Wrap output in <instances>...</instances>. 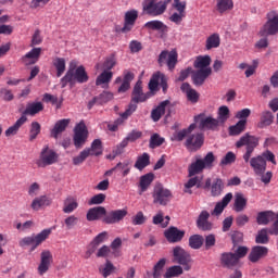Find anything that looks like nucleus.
Listing matches in <instances>:
<instances>
[{"mask_svg": "<svg viewBox=\"0 0 278 278\" xmlns=\"http://www.w3.org/2000/svg\"><path fill=\"white\" fill-rule=\"evenodd\" d=\"M216 156L213 152H208L204 159L197 157L188 167L189 177H194V175H201L205 168H213Z\"/></svg>", "mask_w": 278, "mask_h": 278, "instance_id": "nucleus-1", "label": "nucleus"}, {"mask_svg": "<svg viewBox=\"0 0 278 278\" xmlns=\"http://www.w3.org/2000/svg\"><path fill=\"white\" fill-rule=\"evenodd\" d=\"M49 236H51V229H43L37 235L22 238L18 241V247H21V249H25V247H30V251H34L39 248L41 243L49 238Z\"/></svg>", "mask_w": 278, "mask_h": 278, "instance_id": "nucleus-2", "label": "nucleus"}, {"mask_svg": "<svg viewBox=\"0 0 278 278\" xmlns=\"http://www.w3.org/2000/svg\"><path fill=\"white\" fill-rule=\"evenodd\" d=\"M266 22L260 28L258 35L263 38L268 36H277L278 34V12L270 11L266 14Z\"/></svg>", "mask_w": 278, "mask_h": 278, "instance_id": "nucleus-3", "label": "nucleus"}, {"mask_svg": "<svg viewBox=\"0 0 278 278\" xmlns=\"http://www.w3.org/2000/svg\"><path fill=\"white\" fill-rule=\"evenodd\" d=\"M170 0L159 1L157 0H144L142 2V9L144 14L149 16H162L166 12Z\"/></svg>", "mask_w": 278, "mask_h": 278, "instance_id": "nucleus-4", "label": "nucleus"}, {"mask_svg": "<svg viewBox=\"0 0 278 278\" xmlns=\"http://www.w3.org/2000/svg\"><path fill=\"white\" fill-rule=\"evenodd\" d=\"M58 160H60V154H58V152H55V150L51 149L49 146H45L40 151L36 164L39 168H47V166L58 164Z\"/></svg>", "mask_w": 278, "mask_h": 278, "instance_id": "nucleus-5", "label": "nucleus"}, {"mask_svg": "<svg viewBox=\"0 0 278 278\" xmlns=\"http://www.w3.org/2000/svg\"><path fill=\"white\" fill-rule=\"evenodd\" d=\"M152 198L154 204L168 205L170 199H173V193L170 192V190L164 188V186L156 185L154 187Z\"/></svg>", "mask_w": 278, "mask_h": 278, "instance_id": "nucleus-6", "label": "nucleus"}, {"mask_svg": "<svg viewBox=\"0 0 278 278\" xmlns=\"http://www.w3.org/2000/svg\"><path fill=\"white\" fill-rule=\"evenodd\" d=\"M177 50H163L159 55V65L164 66L166 64L169 71H175V66H177Z\"/></svg>", "mask_w": 278, "mask_h": 278, "instance_id": "nucleus-7", "label": "nucleus"}, {"mask_svg": "<svg viewBox=\"0 0 278 278\" xmlns=\"http://www.w3.org/2000/svg\"><path fill=\"white\" fill-rule=\"evenodd\" d=\"M86 140H88V129L86 127V123L81 121L76 124L74 128V144L76 149H79L86 144Z\"/></svg>", "mask_w": 278, "mask_h": 278, "instance_id": "nucleus-8", "label": "nucleus"}, {"mask_svg": "<svg viewBox=\"0 0 278 278\" xmlns=\"http://www.w3.org/2000/svg\"><path fill=\"white\" fill-rule=\"evenodd\" d=\"M174 260L177 264H180V266H184V270H190V262H192V257L190 256V253H188L184 248L176 247L173 250Z\"/></svg>", "mask_w": 278, "mask_h": 278, "instance_id": "nucleus-9", "label": "nucleus"}, {"mask_svg": "<svg viewBox=\"0 0 278 278\" xmlns=\"http://www.w3.org/2000/svg\"><path fill=\"white\" fill-rule=\"evenodd\" d=\"M51 264H53V253L49 250H43L40 253V261L37 267L38 275H40V277H42V275H47L51 268Z\"/></svg>", "mask_w": 278, "mask_h": 278, "instance_id": "nucleus-10", "label": "nucleus"}, {"mask_svg": "<svg viewBox=\"0 0 278 278\" xmlns=\"http://www.w3.org/2000/svg\"><path fill=\"white\" fill-rule=\"evenodd\" d=\"M157 86H161L163 92L168 90V78L162 72H156L152 75L149 81V90H151V92H155V90H157Z\"/></svg>", "mask_w": 278, "mask_h": 278, "instance_id": "nucleus-11", "label": "nucleus"}, {"mask_svg": "<svg viewBox=\"0 0 278 278\" xmlns=\"http://www.w3.org/2000/svg\"><path fill=\"white\" fill-rule=\"evenodd\" d=\"M194 121L199 129H211L212 131L216 130L218 127V119L212 116H205V113H201L194 117Z\"/></svg>", "mask_w": 278, "mask_h": 278, "instance_id": "nucleus-12", "label": "nucleus"}, {"mask_svg": "<svg viewBox=\"0 0 278 278\" xmlns=\"http://www.w3.org/2000/svg\"><path fill=\"white\" fill-rule=\"evenodd\" d=\"M204 190H210L212 197H220L225 190V182L220 178H207L204 184Z\"/></svg>", "mask_w": 278, "mask_h": 278, "instance_id": "nucleus-13", "label": "nucleus"}, {"mask_svg": "<svg viewBox=\"0 0 278 278\" xmlns=\"http://www.w3.org/2000/svg\"><path fill=\"white\" fill-rule=\"evenodd\" d=\"M203 142H204L203 134L190 132L189 136H187L185 146L189 151H199V149H201V147H203Z\"/></svg>", "mask_w": 278, "mask_h": 278, "instance_id": "nucleus-14", "label": "nucleus"}, {"mask_svg": "<svg viewBox=\"0 0 278 278\" xmlns=\"http://www.w3.org/2000/svg\"><path fill=\"white\" fill-rule=\"evenodd\" d=\"M127 216V210H114L105 213L104 217L102 218V223L105 225H116V223H121Z\"/></svg>", "mask_w": 278, "mask_h": 278, "instance_id": "nucleus-15", "label": "nucleus"}, {"mask_svg": "<svg viewBox=\"0 0 278 278\" xmlns=\"http://www.w3.org/2000/svg\"><path fill=\"white\" fill-rule=\"evenodd\" d=\"M184 236H186V231L180 230L175 226H172L164 231V237L166 238L167 242H170L172 244L181 242V240H184Z\"/></svg>", "mask_w": 278, "mask_h": 278, "instance_id": "nucleus-16", "label": "nucleus"}, {"mask_svg": "<svg viewBox=\"0 0 278 278\" xmlns=\"http://www.w3.org/2000/svg\"><path fill=\"white\" fill-rule=\"evenodd\" d=\"M89 79L90 77L88 76V72H86V67H84V65H79L73 73L72 81H67V86L73 88L75 84H86Z\"/></svg>", "mask_w": 278, "mask_h": 278, "instance_id": "nucleus-17", "label": "nucleus"}, {"mask_svg": "<svg viewBox=\"0 0 278 278\" xmlns=\"http://www.w3.org/2000/svg\"><path fill=\"white\" fill-rule=\"evenodd\" d=\"M268 248L264 245H254L249 254V260L252 264H257L260 260H264L268 255Z\"/></svg>", "mask_w": 278, "mask_h": 278, "instance_id": "nucleus-18", "label": "nucleus"}, {"mask_svg": "<svg viewBox=\"0 0 278 278\" xmlns=\"http://www.w3.org/2000/svg\"><path fill=\"white\" fill-rule=\"evenodd\" d=\"M118 63L115 53H111L105 56L102 62H99L94 65L96 71H112L114 66Z\"/></svg>", "mask_w": 278, "mask_h": 278, "instance_id": "nucleus-19", "label": "nucleus"}, {"mask_svg": "<svg viewBox=\"0 0 278 278\" xmlns=\"http://www.w3.org/2000/svg\"><path fill=\"white\" fill-rule=\"evenodd\" d=\"M136 21H138V12L136 10L126 12L122 33L128 34V31H131V29H134V25H136Z\"/></svg>", "mask_w": 278, "mask_h": 278, "instance_id": "nucleus-20", "label": "nucleus"}, {"mask_svg": "<svg viewBox=\"0 0 278 278\" xmlns=\"http://www.w3.org/2000/svg\"><path fill=\"white\" fill-rule=\"evenodd\" d=\"M42 53V48H33L28 53H26L23 58V64L25 66H31L36 64L40 60V54Z\"/></svg>", "mask_w": 278, "mask_h": 278, "instance_id": "nucleus-21", "label": "nucleus"}, {"mask_svg": "<svg viewBox=\"0 0 278 278\" xmlns=\"http://www.w3.org/2000/svg\"><path fill=\"white\" fill-rule=\"evenodd\" d=\"M212 75V68L207 70H198L192 73L191 79L194 86H203L205 84V79Z\"/></svg>", "mask_w": 278, "mask_h": 278, "instance_id": "nucleus-22", "label": "nucleus"}, {"mask_svg": "<svg viewBox=\"0 0 278 278\" xmlns=\"http://www.w3.org/2000/svg\"><path fill=\"white\" fill-rule=\"evenodd\" d=\"M231 199H233V193L229 192L227 193L222 201L217 202L214 210L212 211V216H220L223 212H225V207L231 203Z\"/></svg>", "mask_w": 278, "mask_h": 278, "instance_id": "nucleus-23", "label": "nucleus"}, {"mask_svg": "<svg viewBox=\"0 0 278 278\" xmlns=\"http://www.w3.org/2000/svg\"><path fill=\"white\" fill-rule=\"evenodd\" d=\"M77 64H79V62H77V60H72L70 62L67 72L60 80L61 88H66L68 86V81H73V73H75V71H77V68H78Z\"/></svg>", "mask_w": 278, "mask_h": 278, "instance_id": "nucleus-24", "label": "nucleus"}, {"mask_svg": "<svg viewBox=\"0 0 278 278\" xmlns=\"http://www.w3.org/2000/svg\"><path fill=\"white\" fill-rule=\"evenodd\" d=\"M114 77V72L112 71H101L99 76L96 78V86L101 88H110V81Z\"/></svg>", "mask_w": 278, "mask_h": 278, "instance_id": "nucleus-25", "label": "nucleus"}, {"mask_svg": "<svg viewBox=\"0 0 278 278\" xmlns=\"http://www.w3.org/2000/svg\"><path fill=\"white\" fill-rule=\"evenodd\" d=\"M150 97L151 93L142 92V85L140 83L135 85L131 97V101H134V103H144V101H147V99Z\"/></svg>", "mask_w": 278, "mask_h": 278, "instance_id": "nucleus-26", "label": "nucleus"}, {"mask_svg": "<svg viewBox=\"0 0 278 278\" xmlns=\"http://www.w3.org/2000/svg\"><path fill=\"white\" fill-rule=\"evenodd\" d=\"M68 125H71V118H63V119L58 121L54 124V127L50 131L51 137L55 138V140H58L60 134L66 131V127H68Z\"/></svg>", "mask_w": 278, "mask_h": 278, "instance_id": "nucleus-27", "label": "nucleus"}, {"mask_svg": "<svg viewBox=\"0 0 278 278\" xmlns=\"http://www.w3.org/2000/svg\"><path fill=\"white\" fill-rule=\"evenodd\" d=\"M250 166L253 167V170L256 175H264L266 172V160L263 156L258 155L250 160Z\"/></svg>", "mask_w": 278, "mask_h": 278, "instance_id": "nucleus-28", "label": "nucleus"}, {"mask_svg": "<svg viewBox=\"0 0 278 278\" xmlns=\"http://www.w3.org/2000/svg\"><path fill=\"white\" fill-rule=\"evenodd\" d=\"M106 210L103 206H94L89 208L87 212V220L92 223L93 220H101V218H105Z\"/></svg>", "mask_w": 278, "mask_h": 278, "instance_id": "nucleus-29", "label": "nucleus"}, {"mask_svg": "<svg viewBox=\"0 0 278 278\" xmlns=\"http://www.w3.org/2000/svg\"><path fill=\"white\" fill-rule=\"evenodd\" d=\"M208 219L210 213L207 211H202L197 220L198 229H202V231L212 230V223H210Z\"/></svg>", "mask_w": 278, "mask_h": 278, "instance_id": "nucleus-30", "label": "nucleus"}, {"mask_svg": "<svg viewBox=\"0 0 278 278\" xmlns=\"http://www.w3.org/2000/svg\"><path fill=\"white\" fill-rule=\"evenodd\" d=\"M48 205H51V199L47 195L36 197L30 203V207L34 212H40L42 207H48Z\"/></svg>", "mask_w": 278, "mask_h": 278, "instance_id": "nucleus-31", "label": "nucleus"}, {"mask_svg": "<svg viewBox=\"0 0 278 278\" xmlns=\"http://www.w3.org/2000/svg\"><path fill=\"white\" fill-rule=\"evenodd\" d=\"M180 90L186 94L190 103H199L200 94L190 86V84L184 83L180 87Z\"/></svg>", "mask_w": 278, "mask_h": 278, "instance_id": "nucleus-32", "label": "nucleus"}, {"mask_svg": "<svg viewBox=\"0 0 278 278\" xmlns=\"http://www.w3.org/2000/svg\"><path fill=\"white\" fill-rule=\"evenodd\" d=\"M260 144V140L254 136L245 135L240 138V140L237 142V147H247V149L255 150V147Z\"/></svg>", "mask_w": 278, "mask_h": 278, "instance_id": "nucleus-33", "label": "nucleus"}, {"mask_svg": "<svg viewBox=\"0 0 278 278\" xmlns=\"http://www.w3.org/2000/svg\"><path fill=\"white\" fill-rule=\"evenodd\" d=\"M27 123V116L22 115L16 122L15 125L10 126L5 131H4V136L7 138H12V136H16V134H18V130L21 129V127H23V125H25Z\"/></svg>", "mask_w": 278, "mask_h": 278, "instance_id": "nucleus-34", "label": "nucleus"}, {"mask_svg": "<svg viewBox=\"0 0 278 278\" xmlns=\"http://www.w3.org/2000/svg\"><path fill=\"white\" fill-rule=\"evenodd\" d=\"M77 207H79V202L76 197L68 195L63 202L64 214H73Z\"/></svg>", "mask_w": 278, "mask_h": 278, "instance_id": "nucleus-35", "label": "nucleus"}, {"mask_svg": "<svg viewBox=\"0 0 278 278\" xmlns=\"http://www.w3.org/2000/svg\"><path fill=\"white\" fill-rule=\"evenodd\" d=\"M170 105V101L165 100L161 102L154 110L151 112V118L154 123H157L162 116L166 113V106Z\"/></svg>", "mask_w": 278, "mask_h": 278, "instance_id": "nucleus-36", "label": "nucleus"}, {"mask_svg": "<svg viewBox=\"0 0 278 278\" xmlns=\"http://www.w3.org/2000/svg\"><path fill=\"white\" fill-rule=\"evenodd\" d=\"M42 110H45L42 102H31L26 105L23 116H36V114H39Z\"/></svg>", "mask_w": 278, "mask_h": 278, "instance_id": "nucleus-37", "label": "nucleus"}, {"mask_svg": "<svg viewBox=\"0 0 278 278\" xmlns=\"http://www.w3.org/2000/svg\"><path fill=\"white\" fill-rule=\"evenodd\" d=\"M220 264L225 268H233L238 264V258L236 257V254L231 252L223 253L220 256Z\"/></svg>", "mask_w": 278, "mask_h": 278, "instance_id": "nucleus-38", "label": "nucleus"}, {"mask_svg": "<svg viewBox=\"0 0 278 278\" xmlns=\"http://www.w3.org/2000/svg\"><path fill=\"white\" fill-rule=\"evenodd\" d=\"M276 214L277 213L273 211L260 212L256 217L257 225H268V223H273V220H275Z\"/></svg>", "mask_w": 278, "mask_h": 278, "instance_id": "nucleus-39", "label": "nucleus"}, {"mask_svg": "<svg viewBox=\"0 0 278 278\" xmlns=\"http://www.w3.org/2000/svg\"><path fill=\"white\" fill-rule=\"evenodd\" d=\"M153 179H155V175H153V173H149L140 177L139 194H142L143 192H147V190H149V186L153 184Z\"/></svg>", "mask_w": 278, "mask_h": 278, "instance_id": "nucleus-40", "label": "nucleus"}, {"mask_svg": "<svg viewBox=\"0 0 278 278\" xmlns=\"http://www.w3.org/2000/svg\"><path fill=\"white\" fill-rule=\"evenodd\" d=\"M52 66L56 71V77H61L66 73V59L55 56L52 59Z\"/></svg>", "mask_w": 278, "mask_h": 278, "instance_id": "nucleus-41", "label": "nucleus"}, {"mask_svg": "<svg viewBox=\"0 0 278 278\" xmlns=\"http://www.w3.org/2000/svg\"><path fill=\"white\" fill-rule=\"evenodd\" d=\"M248 201L249 200H247V198L241 192H237L235 194L233 211L244 212L247 210Z\"/></svg>", "mask_w": 278, "mask_h": 278, "instance_id": "nucleus-42", "label": "nucleus"}, {"mask_svg": "<svg viewBox=\"0 0 278 278\" xmlns=\"http://www.w3.org/2000/svg\"><path fill=\"white\" fill-rule=\"evenodd\" d=\"M210 64H212V58L210 55L204 56H198L193 63L194 68L198 71H206L210 67Z\"/></svg>", "mask_w": 278, "mask_h": 278, "instance_id": "nucleus-43", "label": "nucleus"}, {"mask_svg": "<svg viewBox=\"0 0 278 278\" xmlns=\"http://www.w3.org/2000/svg\"><path fill=\"white\" fill-rule=\"evenodd\" d=\"M216 10L219 14H227L233 10V0H216Z\"/></svg>", "mask_w": 278, "mask_h": 278, "instance_id": "nucleus-44", "label": "nucleus"}, {"mask_svg": "<svg viewBox=\"0 0 278 278\" xmlns=\"http://www.w3.org/2000/svg\"><path fill=\"white\" fill-rule=\"evenodd\" d=\"M195 127L197 124H191L188 128L174 132L172 140H176V142H181L184 138L188 139L189 134H192Z\"/></svg>", "mask_w": 278, "mask_h": 278, "instance_id": "nucleus-45", "label": "nucleus"}, {"mask_svg": "<svg viewBox=\"0 0 278 278\" xmlns=\"http://www.w3.org/2000/svg\"><path fill=\"white\" fill-rule=\"evenodd\" d=\"M109 238L110 235L108 233V231H102L98 236H96L94 239L91 241L92 250H89L88 254L92 255V252L97 250V247H99V244H103V242H105V240H108Z\"/></svg>", "mask_w": 278, "mask_h": 278, "instance_id": "nucleus-46", "label": "nucleus"}, {"mask_svg": "<svg viewBox=\"0 0 278 278\" xmlns=\"http://www.w3.org/2000/svg\"><path fill=\"white\" fill-rule=\"evenodd\" d=\"M220 47V35L213 34L206 38L205 49L211 51V49H218Z\"/></svg>", "mask_w": 278, "mask_h": 278, "instance_id": "nucleus-47", "label": "nucleus"}, {"mask_svg": "<svg viewBox=\"0 0 278 278\" xmlns=\"http://www.w3.org/2000/svg\"><path fill=\"white\" fill-rule=\"evenodd\" d=\"M86 151L90 152V155H94L98 157V155L103 154V143L101 142V139H96L92 141L90 148H86Z\"/></svg>", "mask_w": 278, "mask_h": 278, "instance_id": "nucleus-48", "label": "nucleus"}, {"mask_svg": "<svg viewBox=\"0 0 278 278\" xmlns=\"http://www.w3.org/2000/svg\"><path fill=\"white\" fill-rule=\"evenodd\" d=\"M153 225H161V227L166 228L168 227V224L170 223V217L165 216L164 218V213L162 211H159L156 215L153 216L152 218Z\"/></svg>", "mask_w": 278, "mask_h": 278, "instance_id": "nucleus-49", "label": "nucleus"}, {"mask_svg": "<svg viewBox=\"0 0 278 278\" xmlns=\"http://www.w3.org/2000/svg\"><path fill=\"white\" fill-rule=\"evenodd\" d=\"M115 169L122 173V177H127L131 173V161L125 160L115 165Z\"/></svg>", "mask_w": 278, "mask_h": 278, "instance_id": "nucleus-50", "label": "nucleus"}, {"mask_svg": "<svg viewBox=\"0 0 278 278\" xmlns=\"http://www.w3.org/2000/svg\"><path fill=\"white\" fill-rule=\"evenodd\" d=\"M247 129V119L239 121L236 125L229 127L230 136H240Z\"/></svg>", "mask_w": 278, "mask_h": 278, "instance_id": "nucleus-51", "label": "nucleus"}, {"mask_svg": "<svg viewBox=\"0 0 278 278\" xmlns=\"http://www.w3.org/2000/svg\"><path fill=\"white\" fill-rule=\"evenodd\" d=\"M146 29H152V31H166V26L162 21L153 20L144 24Z\"/></svg>", "mask_w": 278, "mask_h": 278, "instance_id": "nucleus-52", "label": "nucleus"}, {"mask_svg": "<svg viewBox=\"0 0 278 278\" xmlns=\"http://www.w3.org/2000/svg\"><path fill=\"white\" fill-rule=\"evenodd\" d=\"M114 270H116V267L109 260L99 267V271L104 278H108L110 275L114 274Z\"/></svg>", "mask_w": 278, "mask_h": 278, "instance_id": "nucleus-53", "label": "nucleus"}, {"mask_svg": "<svg viewBox=\"0 0 278 278\" xmlns=\"http://www.w3.org/2000/svg\"><path fill=\"white\" fill-rule=\"evenodd\" d=\"M149 164H150V156L148 153H143L141 156H138L135 163V168H137V170H144V168H147Z\"/></svg>", "mask_w": 278, "mask_h": 278, "instance_id": "nucleus-54", "label": "nucleus"}, {"mask_svg": "<svg viewBox=\"0 0 278 278\" xmlns=\"http://www.w3.org/2000/svg\"><path fill=\"white\" fill-rule=\"evenodd\" d=\"M270 238L268 237V230L266 228L258 230L255 237L256 244H268Z\"/></svg>", "mask_w": 278, "mask_h": 278, "instance_id": "nucleus-55", "label": "nucleus"}, {"mask_svg": "<svg viewBox=\"0 0 278 278\" xmlns=\"http://www.w3.org/2000/svg\"><path fill=\"white\" fill-rule=\"evenodd\" d=\"M201 179L202 178H200L199 176L190 178L185 184V192H187L188 194H192V190H190V188H194V186H197V188H201Z\"/></svg>", "mask_w": 278, "mask_h": 278, "instance_id": "nucleus-56", "label": "nucleus"}, {"mask_svg": "<svg viewBox=\"0 0 278 278\" xmlns=\"http://www.w3.org/2000/svg\"><path fill=\"white\" fill-rule=\"evenodd\" d=\"M189 247L191 249L198 250L203 247V236L201 235H193L189 238Z\"/></svg>", "mask_w": 278, "mask_h": 278, "instance_id": "nucleus-57", "label": "nucleus"}, {"mask_svg": "<svg viewBox=\"0 0 278 278\" xmlns=\"http://www.w3.org/2000/svg\"><path fill=\"white\" fill-rule=\"evenodd\" d=\"M275 116H273V112L270 111H264L261 114V127H268L269 125H273Z\"/></svg>", "mask_w": 278, "mask_h": 278, "instance_id": "nucleus-58", "label": "nucleus"}, {"mask_svg": "<svg viewBox=\"0 0 278 278\" xmlns=\"http://www.w3.org/2000/svg\"><path fill=\"white\" fill-rule=\"evenodd\" d=\"M179 275H184V268L179 265H175L169 267L164 274L165 278L179 277Z\"/></svg>", "mask_w": 278, "mask_h": 278, "instance_id": "nucleus-59", "label": "nucleus"}, {"mask_svg": "<svg viewBox=\"0 0 278 278\" xmlns=\"http://www.w3.org/2000/svg\"><path fill=\"white\" fill-rule=\"evenodd\" d=\"M90 157V150H83L79 155L73 157V164L74 166H79L80 164H84L86 160Z\"/></svg>", "mask_w": 278, "mask_h": 278, "instance_id": "nucleus-60", "label": "nucleus"}, {"mask_svg": "<svg viewBox=\"0 0 278 278\" xmlns=\"http://www.w3.org/2000/svg\"><path fill=\"white\" fill-rule=\"evenodd\" d=\"M228 119H229V106L227 105L219 106L218 113H217L218 123H227Z\"/></svg>", "mask_w": 278, "mask_h": 278, "instance_id": "nucleus-61", "label": "nucleus"}, {"mask_svg": "<svg viewBox=\"0 0 278 278\" xmlns=\"http://www.w3.org/2000/svg\"><path fill=\"white\" fill-rule=\"evenodd\" d=\"M97 98H98V105H103L105 103H110V101L114 99V93L110 91H103L102 93L97 96Z\"/></svg>", "mask_w": 278, "mask_h": 278, "instance_id": "nucleus-62", "label": "nucleus"}, {"mask_svg": "<svg viewBox=\"0 0 278 278\" xmlns=\"http://www.w3.org/2000/svg\"><path fill=\"white\" fill-rule=\"evenodd\" d=\"M164 266H166V258H161L153 268V277L154 278H161L162 277V270H164Z\"/></svg>", "mask_w": 278, "mask_h": 278, "instance_id": "nucleus-63", "label": "nucleus"}, {"mask_svg": "<svg viewBox=\"0 0 278 278\" xmlns=\"http://www.w3.org/2000/svg\"><path fill=\"white\" fill-rule=\"evenodd\" d=\"M39 134H40V123L33 122L30 124V130H29V140H30V142L36 140V138H38Z\"/></svg>", "mask_w": 278, "mask_h": 278, "instance_id": "nucleus-64", "label": "nucleus"}]
</instances>
